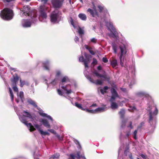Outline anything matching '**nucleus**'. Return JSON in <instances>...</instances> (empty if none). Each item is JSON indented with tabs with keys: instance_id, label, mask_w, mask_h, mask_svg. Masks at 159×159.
Listing matches in <instances>:
<instances>
[{
	"instance_id": "obj_1",
	"label": "nucleus",
	"mask_w": 159,
	"mask_h": 159,
	"mask_svg": "<svg viewBox=\"0 0 159 159\" xmlns=\"http://www.w3.org/2000/svg\"><path fill=\"white\" fill-rule=\"evenodd\" d=\"M20 16L22 17L25 16H28L31 19V21L33 23H36L38 20L37 12L36 10L31 9L29 6H24L22 8H20Z\"/></svg>"
},
{
	"instance_id": "obj_2",
	"label": "nucleus",
	"mask_w": 159,
	"mask_h": 159,
	"mask_svg": "<svg viewBox=\"0 0 159 159\" xmlns=\"http://www.w3.org/2000/svg\"><path fill=\"white\" fill-rule=\"evenodd\" d=\"M14 108L20 121L25 125L29 128L30 131H32L35 130V129L31 123H27L26 117H27L30 119H33V117L31 114L29 112L24 111H23L22 113H21L22 114V115H21L20 114L19 112L18 111L17 107H14Z\"/></svg>"
},
{
	"instance_id": "obj_3",
	"label": "nucleus",
	"mask_w": 159,
	"mask_h": 159,
	"mask_svg": "<svg viewBox=\"0 0 159 159\" xmlns=\"http://www.w3.org/2000/svg\"><path fill=\"white\" fill-rule=\"evenodd\" d=\"M61 12L58 10L52 11L50 16V21L53 24L58 23L61 18Z\"/></svg>"
},
{
	"instance_id": "obj_4",
	"label": "nucleus",
	"mask_w": 159,
	"mask_h": 159,
	"mask_svg": "<svg viewBox=\"0 0 159 159\" xmlns=\"http://www.w3.org/2000/svg\"><path fill=\"white\" fill-rule=\"evenodd\" d=\"M93 73L97 77L102 78H103V79L101 80H96L95 81V82L94 83L93 82V80H92L90 77H87L88 79L91 82L93 83H95L96 85H101L102 84L103 81L109 80V78L107 77L106 73L105 71H104L102 75L99 73L96 70H95L93 72Z\"/></svg>"
},
{
	"instance_id": "obj_5",
	"label": "nucleus",
	"mask_w": 159,
	"mask_h": 159,
	"mask_svg": "<svg viewBox=\"0 0 159 159\" xmlns=\"http://www.w3.org/2000/svg\"><path fill=\"white\" fill-rule=\"evenodd\" d=\"M0 16L2 18L5 20L12 19L14 16L12 10L8 8H5L1 11Z\"/></svg>"
},
{
	"instance_id": "obj_6",
	"label": "nucleus",
	"mask_w": 159,
	"mask_h": 159,
	"mask_svg": "<svg viewBox=\"0 0 159 159\" xmlns=\"http://www.w3.org/2000/svg\"><path fill=\"white\" fill-rule=\"evenodd\" d=\"M48 8L44 5H41L39 9L38 19L40 21L45 22L47 17V11Z\"/></svg>"
},
{
	"instance_id": "obj_7",
	"label": "nucleus",
	"mask_w": 159,
	"mask_h": 159,
	"mask_svg": "<svg viewBox=\"0 0 159 159\" xmlns=\"http://www.w3.org/2000/svg\"><path fill=\"white\" fill-rule=\"evenodd\" d=\"M84 56L85 59H84V57L83 56L80 57L79 58V61L80 62H84V66L85 67V70L84 71V74L85 76L86 77L88 76L89 72L87 71V68H88V64L90 62V58L91 57V56L85 52L84 53Z\"/></svg>"
},
{
	"instance_id": "obj_8",
	"label": "nucleus",
	"mask_w": 159,
	"mask_h": 159,
	"mask_svg": "<svg viewBox=\"0 0 159 159\" xmlns=\"http://www.w3.org/2000/svg\"><path fill=\"white\" fill-rule=\"evenodd\" d=\"M150 105L148 104V107L147 108L148 110L149 111V122L151 125H152L153 123H155L156 122V116L158 113V109L154 105L153 107L154 108V111L153 112H152L151 109L152 107Z\"/></svg>"
},
{
	"instance_id": "obj_9",
	"label": "nucleus",
	"mask_w": 159,
	"mask_h": 159,
	"mask_svg": "<svg viewBox=\"0 0 159 159\" xmlns=\"http://www.w3.org/2000/svg\"><path fill=\"white\" fill-rule=\"evenodd\" d=\"M110 17L108 18L107 20L104 19L105 23L107 27L108 28V29L110 30L111 32L110 34V36L112 37L113 38H116L118 34V33L116 31V29L113 25L112 23L111 22Z\"/></svg>"
},
{
	"instance_id": "obj_10",
	"label": "nucleus",
	"mask_w": 159,
	"mask_h": 159,
	"mask_svg": "<svg viewBox=\"0 0 159 159\" xmlns=\"http://www.w3.org/2000/svg\"><path fill=\"white\" fill-rule=\"evenodd\" d=\"M57 92L59 95H62L63 93L69 95L73 93V91L71 85L68 84L65 86H60V89H57Z\"/></svg>"
},
{
	"instance_id": "obj_11",
	"label": "nucleus",
	"mask_w": 159,
	"mask_h": 159,
	"mask_svg": "<svg viewBox=\"0 0 159 159\" xmlns=\"http://www.w3.org/2000/svg\"><path fill=\"white\" fill-rule=\"evenodd\" d=\"M120 54L119 57L120 63L122 66H124V56L126 53V51L125 47L124 46H120Z\"/></svg>"
},
{
	"instance_id": "obj_12",
	"label": "nucleus",
	"mask_w": 159,
	"mask_h": 159,
	"mask_svg": "<svg viewBox=\"0 0 159 159\" xmlns=\"http://www.w3.org/2000/svg\"><path fill=\"white\" fill-rule=\"evenodd\" d=\"M69 20L71 24L73 25L74 28L77 29L78 30V33L79 36L82 39L83 36L84 34V27H81L79 26L75 25L71 17L70 18Z\"/></svg>"
},
{
	"instance_id": "obj_13",
	"label": "nucleus",
	"mask_w": 159,
	"mask_h": 159,
	"mask_svg": "<svg viewBox=\"0 0 159 159\" xmlns=\"http://www.w3.org/2000/svg\"><path fill=\"white\" fill-rule=\"evenodd\" d=\"M125 114V111L124 109H121L119 112V114L120 115V117L122 120L121 121V127L123 128L125 127L126 125L127 122L128 121L127 119H124V115Z\"/></svg>"
},
{
	"instance_id": "obj_14",
	"label": "nucleus",
	"mask_w": 159,
	"mask_h": 159,
	"mask_svg": "<svg viewBox=\"0 0 159 159\" xmlns=\"http://www.w3.org/2000/svg\"><path fill=\"white\" fill-rule=\"evenodd\" d=\"M63 0H51V2L53 7L55 8H60L62 6Z\"/></svg>"
},
{
	"instance_id": "obj_15",
	"label": "nucleus",
	"mask_w": 159,
	"mask_h": 159,
	"mask_svg": "<svg viewBox=\"0 0 159 159\" xmlns=\"http://www.w3.org/2000/svg\"><path fill=\"white\" fill-rule=\"evenodd\" d=\"M31 21V19H23L21 21V25L23 27L25 28H28L30 27L32 23H35Z\"/></svg>"
},
{
	"instance_id": "obj_16",
	"label": "nucleus",
	"mask_w": 159,
	"mask_h": 159,
	"mask_svg": "<svg viewBox=\"0 0 159 159\" xmlns=\"http://www.w3.org/2000/svg\"><path fill=\"white\" fill-rule=\"evenodd\" d=\"M12 89L15 92H17V95L18 97H19L22 102H23L24 100V93L22 91H20L19 94L18 93V89L16 87V85H12Z\"/></svg>"
},
{
	"instance_id": "obj_17",
	"label": "nucleus",
	"mask_w": 159,
	"mask_h": 159,
	"mask_svg": "<svg viewBox=\"0 0 159 159\" xmlns=\"http://www.w3.org/2000/svg\"><path fill=\"white\" fill-rule=\"evenodd\" d=\"M105 108L104 107H99L95 110L89 109L87 108L86 112L91 113L95 114L98 112L104 111H105Z\"/></svg>"
},
{
	"instance_id": "obj_18",
	"label": "nucleus",
	"mask_w": 159,
	"mask_h": 159,
	"mask_svg": "<svg viewBox=\"0 0 159 159\" xmlns=\"http://www.w3.org/2000/svg\"><path fill=\"white\" fill-rule=\"evenodd\" d=\"M135 95L137 97L140 98H148L149 96V94L147 93L142 91L136 92L135 93Z\"/></svg>"
},
{
	"instance_id": "obj_19",
	"label": "nucleus",
	"mask_w": 159,
	"mask_h": 159,
	"mask_svg": "<svg viewBox=\"0 0 159 159\" xmlns=\"http://www.w3.org/2000/svg\"><path fill=\"white\" fill-rule=\"evenodd\" d=\"M111 91L112 94V96L110 100V101L115 100L116 98L118 97V95L114 88H112Z\"/></svg>"
},
{
	"instance_id": "obj_20",
	"label": "nucleus",
	"mask_w": 159,
	"mask_h": 159,
	"mask_svg": "<svg viewBox=\"0 0 159 159\" xmlns=\"http://www.w3.org/2000/svg\"><path fill=\"white\" fill-rule=\"evenodd\" d=\"M45 81H46V83L48 87L51 86L53 87L56 85L58 83V79H55L54 80L49 83H48L47 81H47L46 79H45Z\"/></svg>"
},
{
	"instance_id": "obj_21",
	"label": "nucleus",
	"mask_w": 159,
	"mask_h": 159,
	"mask_svg": "<svg viewBox=\"0 0 159 159\" xmlns=\"http://www.w3.org/2000/svg\"><path fill=\"white\" fill-rule=\"evenodd\" d=\"M87 11L90 12L93 17H98V14L95 10H93L90 8H89L87 10Z\"/></svg>"
},
{
	"instance_id": "obj_22",
	"label": "nucleus",
	"mask_w": 159,
	"mask_h": 159,
	"mask_svg": "<svg viewBox=\"0 0 159 159\" xmlns=\"http://www.w3.org/2000/svg\"><path fill=\"white\" fill-rule=\"evenodd\" d=\"M19 77L17 75H13V78L11 79L12 82V85H16L18 81L19 80Z\"/></svg>"
},
{
	"instance_id": "obj_23",
	"label": "nucleus",
	"mask_w": 159,
	"mask_h": 159,
	"mask_svg": "<svg viewBox=\"0 0 159 159\" xmlns=\"http://www.w3.org/2000/svg\"><path fill=\"white\" fill-rule=\"evenodd\" d=\"M40 121L42 123L44 126L46 128H50L51 127L50 125L47 120L42 119Z\"/></svg>"
},
{
	"instance_id": "obj_24",
	"label": "nucleus",
	"mask_w": 159,
	"mask_h": 159,
	"mask_svg": "<svg viewBox=\"0 0 159 159\" xmlns=\"http://www.w3.org/2000/svg\"><path fill=\"white\" fill-rule=\"evenodd\" d=\"M98 8L99 11L100 12H106V15H108V13H107V11L106 8H105L104 7H103L100 5L98 6Z\"/></svg>"
},
{
	"instance_id": "obj_25",
	"label": "nucleus",
	"mask_w": 159,
	"mask_h": 159,
	"mask_svg": "<svg viewBox=\"0 0 159 159\" xmlns=\"http://www.w3.org/2000/svg\"><path fill=\"white\" fill-rule=\"evenodd\" d=\"M115 100H112V101H110L111 102V107L112 109H116L118 107L117 104L114 102Z\"/></svg>"
},
{
	"instance_id": "obj_26",
	"label": "nucleus",
	"mask_w": 159,
	"mask_h": 159,
	"mask_svg": "<svg viewBox=\"0 0 159 159\" xmlns=\"http://www.w3.org/2000/svg\"><path fill=\"white\" fill-rule=\"evenodd\" d=\"M39 114L40 115H41V116H43V117H46L48 119L51 120L52 121H53V119L51 117V116H50L48 115L47 114L44 113L41 111H40L39 112Z\"/></svg>"
},
{
	"instance_id": "obj_27",
	"label": "nucleus",
	"mask_w": 159,
	"mask_h": 159,
	"mask_svg": "<svg viewBox=\"0 0 159 159\" xmlns=\"http://www.w3.org/2000/svg\"><path fill=\"white\" fill-rule=\"evenodd\" d=\"M79 17L82 20L86 21L87 20V16L86 15L82 13H80L78 15Z\"/></svg>"
},
{
	"instance_id": "obj_28",
	"label": "nucleus",
	"mask_w": 159,
	"mask_h": 159,
	"mask_svg": "<svg viewBox=\"0 0 159 159\" xmlns=\"http://www.w3.org/2000/svg\"><path fill=\"white\" fill-rule=\"evenodd\" d=\"M112 46L114 52L115 53H116L118 47V45L115 43H112Z\"/></svg>"
},
{
	"instance_id": "obj_29",
	"label": "nucleus",
	"mask_w": 159,
	"mask_h": 159,
	"mask_svg": "<svg viewBox=\"0 0 159 159\" xmlns=\"http://www.w3.org/2000/svg\"><path fill=\"white\" fill-rule=\"evenodd\" d=\"M49 62L48 61H46L43 63V66L44 68L47 70H49Z\"/></svg>"
},
{
	"instance_id": "obj_30",
	"label": "nucleus",
	"mask_w": 159,
	"mask_h": 159,
	"mask_svg": "<svg viewBox=\"0 0 159 159\" xmlns=\"http://www.w3.org/2000/svg\"><path fill=\"white\" fill-rule=\"evenodd\" d=\"M27 102L30 104L32 105L34 107H37L35 102L32 100L31 99H29L27 100Z\"/></svg>"
},
{
	"instance_id": "obj_31",
	"label": "nucleus",
	"mask_w": 159,
	"mask_h": 159,
	"mask_svg": "<svg viewBox=\"0 0 159 159\" xmlns=\"http://www.w3.org/2000/svg\"><path fill=\"white\" fill-rule=\"evenodd\" d=\"M29 85L28 82L25 80H20V86L21 87H22L24 85Z\"/></svg>"
},
{
	"instance_id": "obj_32",
	"label": "nucleus",
	"mask_w": 159,
	"mask_h": 159,
	"mask_svg": "<svg viewBox=\"0 0 159 159\" xmlns=\"http://www.w3.org/2000/svg\"><path fill=\"white\" fill-rule=\"evenodd\" d=\"M9 90L10 93V96L11 99V101L12 102H13L14 101V95L11 90V89L10 87L9 88Z\"/></svg>"
},
{
	"instance_id": "obj_33",
	"label": "nucleus",
	"mask_w": 159,
	"mask_h": 159,
	"mask_svg": "<svg viewBox=\"0 0 159 159\" xmlns=\"http://www.w3.org/2000/svg\"><path fill=\"white\" fill-rule=\"evenodd\" d=\"M70 81L69 79L67 76H64L61 80V82L63 83L64 82H67Z\"/></svg>"
},
{
	"instance_id": "obj_34",
	"label": "nucleus",
	"mask_w": 159,
	"mask_h": 159,
	"mask_svg": "<svg viewBox=\"0 0 159 159\" xmlns=\"http://www.w3.org/2000/svg\"><path fill=\"white\" fill-rule=\"evenodd\" d=\"M111 65L114 68L116 67L117 65V60L116 59L112 60L111 62Z\"/></svg>"
},
{
	"instance_id": "obj_35",
	"label": "nucleus",
	"mask_w": 159,
	"mask_h": 159,
	"mask_svg": "<svg viewBox=\"0 0 159 159\" xmlns=\"http://www.w3.org/2000/svg\"><path fill=\"white\" fill-rule=\"evenodd\" d=\"M108 89V87L107 86H105L103 88L100 90V92L102 94H104L105 92H106V91Z\"/></svg>"
},
{
	"instance_id": "obj_36",
	"label": "nucleus",
	"mask_w": 159,
	"mask_h": 159,
	"mask_svg": "<svg viewBox=\"0 0 159 159\" xmlns=\"http://www.w3.org/2000/svg\"><path fill=\"white\" fill-rule=\"evenodd\" d=\"M59 156V154H56L53 155L52 156L50 157V159H57Z\"/></svg>"
},
{
	"instance_id": "obj_37",
	"label": "nucleus",
	"mask_w": 159,
	"mask_h": 159,
	"mask_svg": "<svg viewBox=\"0 0 159 159\" xmlns=\"http://www.w3.org/2000/svg\"><path fill=\"white\" fill-rule=\"evenodd\" d=\"M132 122L131 121H130L128 122V124H127L126 126L127 128H130V129L133 128V127L132 125Z\"/></svg>"
},
{
	"instance_id": "obj_38",
	"label": "nucleus",
	"mask_w": 159,
	"mask_h": 159,
	"mask_svg": "<svg viewBox=\"0 0 159 159\" xmlns=\"http://www.w3.org/2000/svg\"><path fill=\"white\" fill-rule=\"evenodd\" d=\"M137 130H135L134 132L132 134L134 136V138L135 139H137V137L136 136L137 134Z\"/></svg>"
},
{
	"instance_id": "obj_39",
	"label": "nucleus",
	"mask_w": 159,
	"mask_h": 159,
	"mask_svg": "<svg viewBox=\"0 0 159 159\" xmlns=\"http://www.w3.org/2000/svg\"><path fill=\"white\" fill-rule=\"evenodd\" d=\"M136 110V108L134 106H130L128 110L130 111H134Z\"/></svg>"
},
{
	"instance_id": "obj_40",
	"label": "nucleus",
	"mask_w": 159,
	"mask_h": 159,
	"mask_svg": "<svg viewBox=\"0 0 159 159\" xmlns=\"http://www.w3.org/2000/svg\"><path fill=\"white\" fill-rule=\"evenodd\" d=\"M125 133V137L127 138H128L129 136L131 135V130L129 129L128 130H127Z\"/></svg>"
},
{
	"instance_id": "obj_41",
	"label": "nucleus",
	"mask_w": 159,
	"mask_h": 159,
	"mask_svg": "<svg viewBox=\"0 0 159 159\" xmlns=\"http://www.w3.org/2000/svg\"><path fill=\"white\" fill-rule=\"evenodd\" d=\"M34 126L36 128L38 129L39 132H40V130H41L42 129H41L40 126L39 125L37 124H34Z\"/></svg>"
},
{
	"instance_id": "obj_42",
	"label": "nucleus",
	"mask_w": 159,
	"mask_h": 159,
	"mask_svg": "<svg viewBox=\"0 0 159 159\" xmlns=\"http://www.w3.org/2000/svg\"><path fill=\"white\" fill-rule=\"evenodd\" d=\"M74 142L76 144L78 145V146L77 147L79 148H81V145L80 144L79 142L77 140H74Z\"/></svg>"
},
{
	"instance_id": "obj_43",
	"label": "nucleus",
	"mask_w": 159,
	"mask_h": 159,
	"mask_svg": "<svg viewBox=\"0 0 159 159\" xmlns=\"http://www.w3.org/2000/svg\"><path fill=\"white\" fill-rule=\"evenodd\" d=\"M48 131L55 135L57 134L56 132L53 129H48Z\"/></svg>"
},
{
	"instance_id": "obj_44",
	"label": "nucleus",
	"mask_w": 159,
	"mask_h": 159,
	"mask_svg": "<svg viewBox=\"0 0 159 159\" xmlns=\"http://www.w3.org/2000/svg\"><path fill=\"white\" fill-rule=\"evenodd\" d=\"M75 105L76 107L80 109V108H81V105L80 104L78 103L77 102H75Z\"/></svg>"
},
{
	"instance_id": "obj_45",
	"label": "nucleus",
	"mask_w": 159,
	"mask_h": 159,
	"mask_svg": "<svg viewBox=\"0 0 159 159\" xmlns=\"http://www.w3.org/2000/svg\"><path fill=\"white\" fill-rule=\"evenodd\" d=\"M40 2L43 3V4L45 5L48 1V0H38Z\"/></svg>"
},
{
	"instance_id": "obj_46",
	"label": "nucleus",
	"mask_w": 159,
	"mask_h": 159,
	"mask_svg": "<svg viewBox=\"0 0 159 159\" xmlns=\"http://www.w3.org/2000/svg\"><path fill=\"white\" fill-rule=\"evenodd\" d=\"M70 157L69 159H75L76 156L73 154H71L70 155Z\"/></svg>"
},
{
	"instance_id": "obj_47",
	"label": "nucleus",
	"mask_w": 159,
	"mask_h": 159,
	"mask_svg": "<svg viewBox=\"0 0 159 159\" xmlns=\"http://www.w3.org/2000/svg\"><path fill=\"white\" fill-rule=\"evenodd\" d=\"M55 136L59 140H62L63 138L61 136H60V135H59L58 134H57V133L55 135Z\"/></svg>"
},
{
	"instance_id": "obj_48",
	"label": "nucleus",
	"mask_w": 159,
	"mask_h": 159,
	"mask_svg": "<svg viewBox=\"0 0 159 159\" xmlns=\"http://www.w3.org/2000/svg\"><path fill=\"white\" fill-rule=\"evenodd\" d=\"M47 132L46 131H43L42 130H40V133L42 135H46L47 133Z\"/></svg>"
},
{
	"instance_id": "obj_49",
	"label": "nucleus",
	"mask_w": 159,
	"mask_h": 159,
	"mask_svg": "<svg viewBox=\"0 0 159 159\" xmlns=\"http://www.w3.org/2000/svg\"><path fill=\"white\" fill-rule=\"evenodd\" d=\"M97 39L96 38H93L91 39V41L92 43H96L97 42Z\"/></svg>"
},
{
	"instance_id": "obj_50",
	"label": "nucleus",
	"mask_w": 159,
	"mask_h": 159,
	"mask_svg": "<svg viewBox=\"0 0 159 159\" xmlns=\"http://www.w3.org/2000/svg\"><path fill=\"white\" fill-rule=\"evenodd\" d=\"M80 152L78 151L77 153V156H76L75 157H76L77 159H80L81 157V156L80 155Z\"/></svg>"
},
{
	"instance_id": "obj_51",
	"label": "nucleus",
	"mask_w": 159,
	"mask_h": 159,
	"mask_svg": "<svg viewBox=\"0 0 159 159\" xmlns=\"http://www.w3.org/2000/svg\"><path fill=\"white\" fill-rule=\"evenodd\" d=\"M87 108V107L86 106H83V107L82 106L81 108H80V109L86 111Z\"/></svg>"
},
{
	"instance_id": "obj_52",
	"label": "nucleus",
	"mask_w": 159,
	"mask_h": 159,
	"mask_svg": "<svg viewBox=\"0 0 159 159\" xmlns=\"http://www.w3.org/2000/svg\"><path fill=\"white\" fill-rule=\"evenodd\" d=\"M93 64H96L97 63V60L95 58H93V61L92 63Z\"/></svg>"
},
{
	"instance_id": "obj_53",
	"label": "nucleus",
	"mask_w": 159,
	"mask_h": 159,
	"mask_svg": "<svg viewBox=\"0 0 159 159\" xmlns=\"http://www.w3.org/2000/svg\"><path fill=\"white\" fill-rule=\"evenodd\" d=\"M14 0H2V1L5 3L9 2L14 1Z\"/></svg>"
},
{
	"instance_id": "obj_54",
	"label": "nucleus",
	"mask_w": 159,
	"mask_h": 159,
	"mask_svg": "<svg viewBox=\"0 0 159 159\" xmlns=\"http://www.w3.org/2000/svg\"><path fill=\"white\" fill-rule=\"evenodd\" d=\"M102 61L105 63H107L108 61V60L106 57H103L102 59Z\"/></svg>"
},
{
	"instance_id": "obj_55",
	"label": "nucleus",
	"mask_w": 159,
	"mask_h": 159,
	"mask_svg": "<svg viewBox=\"0 0 159 159\" xmlns=\"http://www.w3.org/2000/svg\"><path fill=\"white\" fill-rule=\"evenodd\" d=\"M74 40H75V42L76 43H77V42H79V39L77 36H75V38L74 39Z\"/></svg>"
},
{
	"instance_id": "obj_56",
	"label": "nucleus",
	"mask_w": 159,
	"mask_h": 159,
	"mask_svg": "<svg viewBox=\"0 0 159 159\" xmlns=\"http://www.w3.org/2000/svg\"><path fill=\"white\" fill-rule=\"evenodd\" d=\"M144 122H142L140 124V125L138 127V128L139 129L141 128L142 126L144 125Z\"/></svg>"
},
{
	"instance_id": "obj_57",
	"label": "nucleus",
	"mask_w": 159,
	"mask_h": 159,
	"mask_svg": "<svg viewBox=\"0 0 159 159\" xmlns=\"http://www.w3.org/2000/svg\"><path fill=\"white\" fill-rule=\"evenodd\" d=\"M97 107V105L96 103H93V104L90 106H88L87 107Z\"/></svg>"
},
{
	"instance_id": "obj_58",
	"label": "nucleus",
	"mask_w": 159,
	"mask_h": 159,
	"mask_svg": "<svg viewBox=\"0 0 159 159\" xmlns=\"http://www.w3.org/2000/svg\"><path fill=\"white\" fill-rule=\"evenodd\" d=\"M129 152L128 149H126L124 151V154L126 156L127 155V153Z\"/></svg>"
},
{
	"instance_id": "obj_59",
	"label": "nucleus",
	"mask_w": 159,
	"mask_h": 159,
	"mask_svg": "<svg viewBox=\"0 0 159 159\" xmlns=\"http://www.w3.org/2000/svg\"><path fill=\"white\" fill-rule=\"evenodd\" d=\"M120 89L121 91H122L123 92H125L126 90V89L125 88H121Z\"/></svg>"
},
{
	"instance_id": "obj_60",
	"label": "nucleus",
	"mask_w": 159,
	"mask_h": 159,
	"mask_svg": "<svg viewBox=\"0 0 159 159\" xmlns=\"http://www.w3.org/2000/svg\"><path fill=\"white\" fill-rule=\"evenodd\" d=\"M61 74V72L59 71H58L57 72L56 74V76H59Z\"/></svg>"
},
{
	"instance_id": "obj_61",
	"label": "nucleus",
	"mask_w": 159,
	"mask_h": 159,
	"mask_svg": "<svg viewBox=\"0 0 159 159\" xmlns=\"http://www.w3.org/2000/svg\"><path fill=\"white\" fill-rule=\"evenodd\" d=\"M97 69H98V70H101L102 69V67L101 66H98Z\"/></svg>"
},
{
	"instance_id": "obj_62",
	"label": "nucleus",
	"mask_w": 159,
	"mask_h": 159,
	"mask_svg": "<svg viewBox=\"0 0 159 159\" xmlns=\"http://www.w3.org/2000/svg\"><path fill=\"white\" fill-rule=\"evenodd\" d=\"M89 52L90 53V54L93 55H94L95 54L93 51L92 50H91V51H89Z\"/></svg>"
},
{
	"instance_id": "obj_63",
	"label": "nucleus",
	"mask_w": 159,
	"mask_h": 159,
	"mask_svg": "<svg viewBox=\"0 0 159 159\" xmlns=\"http://www.w3.org/2000/svg\"><path fill=\"white\" fill-rule=\"evenodd\" d=\"M130 159H133V157L131 154H129L128 155Z\"/></svg>"
},
{
	"instance_id": "obj_64",
	"label": "nucleus",
	"mask_w": 159,
	"mask_h": 159,
	"mask_svg": "<svg viewBox=\"0 0 159 159\" xmlns=\"http://www.w3.org/2000/svg\"><path fill=\"white\" fill-rule=\"evenodd\" d=\"M84 47L87 49H89V47L87 45H85Z\"/></svg>"
}]
</instances>
